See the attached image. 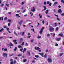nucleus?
Segmentation results:
<instances>
[{
  "label": "nucleus",
  "instance_id": "obj_29",
  "mask_svg": "<svg viewBox=\"0 0 64 64\" xmlns=\"http://www.w3.org/2000/svg\"><path fill=\"white\" fill-rule=\"evenodd\" d=\"M3 6H4V4H2L0 5V6H1V7H3Z\"/></svg>",
  "mask_w": 64,
  "mask_h": 64
},
{
  "label": "nucleus",
  "instance_id": "obj_42",
  "mask_svg": "<svg viewBox=\"0 0 64 64\" xmlns=\"http://www.w3.org/2000/svg\"><path fill=\"white\" fill-rule=\"evenodd\" d=\"M28 43H26V44H25V46H28Z\"/></svg>",
  "mask_w": 64,
  "mask_h": 64
},
{
  "label": "nucleus",
  "instance_id": "obj_24",
  "mask_svg": "<svg viewBox=\"0 0 64 64\" xmlns=\"http://www.w3.org/2000/svg\"><path fill=\"white\" fill-rule=\"evenodd\" d=\"M38 39H39V38H41V37L40 36H39L38 37Z\"/></svg>",
  "mask_w": 64,
  "mask_h": 64
},
{
  "label": "nucleus",
  "instance_id": "obj_26",
  "mask_svg": "<svg viewBox=\"0 0 64 64\" xmlns=\"http://www.w3.org/2000/svg\"><path fill=\"white\" fill-rule=\"evenodd\" d=\"M8 21L10 22V23H11V20H8Z\"/></svg>",
  "mask_w": 64,
  "mask_h": 64
},
{
  "label": "nucleus",
  "instance_id": "obj_16",
  "mask_svg": "<svg viewBox=\"0 0 64 64\" xmlns=\"http://www.w3.org/2000/svg\"><path fill=\"white\" fill-rule=\"evenodd\" d=\"M57 23H54V26H55V27H57Z\"/></svg>",
  "mask_w": 64,
  "mask_h": 64
},
{
  "label": "nucleus",
  "instance_id": "obj_30",
  "mask_svg": "<svg viewBox=\"0 0 64 64\" xmlns=\"http://www.w3.org/2000/svg\"><path fill=\"white\" fill-rule=\"evenodd\" d=\"M17 41V40H13V42H14V43H15V42H16Z\"/></svg>",
  "mask_w": 64,
  "mask_h": 64
},
{
  "label": "nucleus",
  "instance_id": "obj_62",
  "mask_svg": "<svg viewBox=\"0 0 64 64\" xmlns=\"http://www.w3.org/2000/svg\"><path fill=\"white\" fill-rule=\"evenodd\" d=\"M10 24H11L10 23V24H8V26H10Z\"/></svg>",
  "mask_w": 64,
  "mask_h": 64
},
{
  "label": "nucleus",
  "instance_id": "obj_14",
  "mask_svg": "<svg viewBox=\"0 0 64 64\" xmlns=\"http://www.w3.org/2000/svg\"><path fill=\"white\" fill-rule=\"evenodd\" d=\"M27 53L30 56L31 55V54H30V52L28 51H27Z\"/></svg>",
  "mask_w": 64,
  "mask_h": 64
},
{
  "label": "nucleus",
  "instance_id": "obj_50",
  "mask_svg": "<svg viewBox=\"0 0 64 64\" xmlns=\"http://www.w3.org/2000/svg\"><path fill=\"white\" fill-rule=\"evenodd\" d=\"M26 50V49L25 48H24V51H25Z\"/></svg>",
  "mask_w": 64,
  "mask_h": 64
},
{
  "label": "nucleus",
  "instance_id": "obj_46",
  "mask_svg": "<svg viewBox=\"0 0 64 64\" xmlns=\"http://www.w3.org/2000/svg\"><path fill=\"white\" fill-rule=\"evenodd\" d=\"M16 60H14V64H15V63H16Z\"/></svg>",
  "mask_w": 64,
  "mask_h": 64
},
{
  "label": "nucleus",
  "instance_id": "obj_12",
  "mask_svg": "<svg viewBox=\"0 0 64 64\" xmlns=\"http://www.w3.org/2000/svg\"><path fill=\"white\" fill-rule=\"evenodd\" d=\"M62 10L61 9H60L58 11V13H62Z\"/></svg>",
  "mask_w": 64,
  "mask_h": 64
},
{
  "label": "nucleus",
  "instance_id": "obj_52",
  "mask_svg": "<svg viewBox=\"0 0 64 64\" xmlns=\"http://www.w3.org/2000/svg\"><path fill=\"white\" fill-rule=\"evenodd\" d=\"M16 12L18 13H19V12H20V10H17Z\"/></svg>",
  "mask_w": 64,
  "mask_h": 64
},
{
  "label": "nucleus",
  "instance_id": "obj_39",
  "mask_svg": "<svg viewBox=\"0 0 64 64\" xmlns=\"http://www.w3.org/2000/svg\"><path fill=\"white\" fill-rule=\"evenodd\" d=\"M7 17H6L4 19V20H7Z\"/></svg>",
  "mask_w": 64,
  "mask_h": 64
},
{
  "label": "nucleus",
  "instance_id": "obj_1",
  "mask_svg": "<svg viewBox=\"0 0 64 64\" xmlns=\"http://www.w3.org/2000/svg\"><path fill=\"white\" fill-rule=\"evenodd\" d=\"M44 27H43L40 30L39 32L40 34L41 35L42 34V32H43V29H44Z\"/></svg>",
  "mask_w": 64,
  "mask_h": 64
},
{
  "label": "nucleus",
  "instance_id": "obj_54",
  "mask_svg": "<svg viewBox=\"0 0 64 64\" xmlns=\"http://www.w3.org/2000/svg\"><path fill=\"white\" fill-rule=\"evenodd\" d=\"M28 15L27 14H25L24 16V17H26V16H27Z\"/></svg>",
  "mask_w": 64,
  "mask_h": 64
},
{
  "label": "nucleus",
  "instance_id": "obj_7",
  "mask_svg": "<svg viewBox=\"0 0 64 64\" xmlns=\"http://www.w3.org/2000/svg\"><path fill=\"white\" fill-rule=\"evenodd\" d=\"M35 7H33L32 8V12H35Z\"/></svg>",
  "mask_w": 64,
  "mask_h": 64
},
{
  "label": "nucleus",
  "instance_id": "obj_19",
  "mask_svg": "<svg viewBox=\"0 0 64 64\" xmlns=\"http://www.w3.org/2000/svg\"><path fill=\"white\" fill-rule=\"evenodd\" d=\"M48 12H49V10H47L46 12V14H47L48 13Z\"/></svg>",
  "mask_w": 64,
  "mask_h": 64
},
{
  "label": "nucleus",
  "instance_id": "obj_57",
  "mask_svg": "<svg viewBox=\"0 0 64 64\" xmlns=\"http://www.w3.org/2000/svg\"><path fill=\"white\" fill-rule=\"evenodd\" d=\"M4 28H6L7 26H4Z\"/></svg>",
  "mask_w": 64,
  "mask_h": 64
},
{
  "label": "nucleus",
  "instance_id": "obj_60",
  "mask_svg": "<svg viewBox=\"0 0 64 64\" xmlns=\"http://www.w3.org/2000/svg\"><path fill=\"white\" fill-rule=\"evenodd\" d=\"M44 5H46V2H44Z\"/></svg>",
  "mask_w": 64,
  "mask_h": 64
},
{
  "label": "nucleus",
  "instance_id": "obj_36",
  "mask_svg": "<svg viewBox=\"0 0 64 64\" xmlns=\"http://www.w3.org/2000/svg\"><path fill=\"white\" fill-rule=\"evenodd\" d=\"M26 61V59H25L23 61L24 62H25Z\"/></svg>",
  "mask_w": 64,
  "mask_h": 64
},
{
  "label": "nucleus",
  "instance_id": "obj_15",
  "mask_svg": "<svg viewBox=\"0 0 64 64\" xmlns=\"http://www.w3.org/2000/svg\"><path fill=\"white\" fill-rule=\"evenodd\" d=\"M39 16H40V19H41V18H42V15H41V14H39Z\"/></svg>",
  "mask_w": 64,
  "mask_h": 64
},
{
  "label": "nucleus",
  "instance_id": "obj_58",
  "mask_svg": "<svg viewBox=\"0 0 64 64\" xmlns=\"http://www.w3.org/2000/svg\"><path fill=\"white\" fill-rule=\"evenodd\" d=\"M55 36V34L54 33V34L53 35V37H54V36Z\"/></svg>",
  "mask_w": 64,
  "mask_h": 64
},
{
  "label": "nucleus",
  "instance_id": "obj_61",
  "mask_svg": "<svg viewBox=\"0 0 64 64\" xmlns=\"http://www.w3.org/2000/svg\"><path fill=\"white\" fill-rule=\"evenodd\" d=\"M22 5H24V2H22Z\"/></svg>",
  "mask_w": 64,
  "mask_h": 64
},
{
  "label": "nucleus",
  "instance_id": "obj_56",
  "mask_svg": "<svg viewBox=\"0 0 64 64\" xmlns=\"http://www.w3.org/2000/svg\"><path fill=\"white\" fill-rule=\"evenodd\" d=\"M8 14H9L10 15V14H11V12H8Z\"/></svg>",
  "mask_w": 64,
  "mask_h": 64
},
{
  "label": "nucleus",
  "instance_id": "obj_33",
  "mask_svg": "<svg viewBox=\"0 0 64 64\" xmlns=\"http://www.w3.org/2000/svg\"><path fill=\"white\" fill-rule=\"evenodd\" d=\"M22 47V46L21 45H19L18 46V48H21Z\"/></svg>",
  "mask_w": 64,
  "mask_h": 64
},
{
  "label": "nucleus",
  "instance_id": "obj_59",
  "mask_svg": "<svg viewBox=\"0 0 64 64\" xmlns=\"http://www.w3.org/2000/svg\"><path fill=\"white\" fill-rule=\"evenodd\" d=\"M54 12H56V10L54 9Z\"/></svg>",
  "mask_w": 64,
  "mask_h": 64
},
{
  "label": "nucleus",
  "instance_id": "obj_48",
  "mask_svg": "<svg viewBox=\"0 0 64 64\" xmlns=\"http://www.w3.org/2000/svg\"><path fill=\"white\" fill-rule=\"evenodd\" d=\"M42 24H44L45 23V22H44V21L42 20Z\"/></svg>",
  "mask_w": 64,
  "mask_h": 64
},
{
  "label": "nucleus",
  "instance_id": "obj_21",
  "mask_svg": "<svg viewBox=\"0 0 64 64\" xmlns=\"http://www.w3.org/2000/svg\"><path fill=\"white\" fill-rule=\"evenodd\" d=\"M3 30H4V29H3V28H2V29L0 30V32H2V31Z\"/></svg>",
  "mask_w": 64,
  "mask_h": 64
},
{
  "label": "nucleus",
  "instance_id": "obj_2",
  "mask_svg": "<svg viewBox=\"0 0 64 64\" xmlns=\"http://www.w3.org/2000/svg\"><path fill=\"white\" fill-rule=\"evenodd\" d=\"M49 30L50 32L53 31L54 30V28L52 27V26H51L49 28Z\"/></svg>",
  "mask_w": 64,
  "mask_h": 64
},
{
  "label": "nucleus",
  "instance_id": "obj_8",
  "mask_svg": "<svg viewBox=\"0 0 64 64\" xmlns=\"http://www.w3.org/2000/svg\"><path fill=\"white\" fill-rule=\"evenodd\" d=\"M39 54H40V55H41L42 57H44V56H43V55H44V53H43V52L40 53Z\"/></svg>",
  "mask_w": 64,
  "mask_h": 64
},
{
  "label": "nucleus",
  "instance_id": "obj_51",
  "mask_svg": "<svg viewBox=\"0 0 64 64\" xmlns=\"http://www.w3.org/2000/svg\"><path fill=\"white\" fill-rule=\"evenodd\" d=\"M61 16H64V13H63L62 14H61Z\"/></svg>",
  "mask_w": 64,
  "mask_h": 64
},
{
  "label": "nucleus",
  "instance_id": "obj_49",
  "mask_svg": "<svg viewBox=\"0 0 64 64\" xmlns=\"http://www.w3.org/2000/svg\"><path fill=\"white\" fill-rule=\"evenodd\" d=\"M40 49V48H39V47H37V50H39Z\"/></svg>",
  "mask_w": 64,
  "mask_h": 64
},
{
  "label": "nucleus",
  "instance_id": "obj_6",
  "mask_svg": "<svg viewBox=\"0 0 64 64\" xmlns=\"http://www.w3.org/2000/svg\"><path fill=\"white\" fill-rule=\"evenodd\" d=\"M58 35L60 36H61V37H64L63 34L62 33L59 34H58Z\"/></svg>",
  "mask_w": 64,
  "mask_h": 64
},
{
  "label": "nucleus",
  "instance_id": "obj_41",
  "mask_svg": "<svg viewBox=\"0 0 64 64\" xmlns=\"http://www.w3.org/2000/svg\"><path fill=\"white\" fill-rule=\"evenodd\" d=\"M56 19L57 20H58V21H60V20H59L58 18H57Z\"/></svg>",
  "mask_w": 64,
  "mask_h": 64
},
{
  "label": "nucleus",
  "instance_id": "obj_20",
  "mask_svg": "<svg viewBox=\"0 0 64 64\" xmlns=\"http://www.w3.org/2000/svg\"><path fill=\"white\" fill-rule=\"evenodd\" d=\"M16 50H17V47H16L14 48V51H16Z\"/></svg>",
  "mask_w": 64,
  "mask_h": 64
},
{
  "label": "nucleus",
  "instance_id": "obj_40",
  "mask_svg": "<svg viewBox=\"0 0 64 64\" xmlns=\"http://www.w3.org/2000/svg\"><path fill=\"white\" fill-rule=\"evenodd\" d=\"M16 16H19V15L18 14H16Z\"/></svg>",
  "mask_w": 64,
  "mask_h": 64
},
{
  "label": "nucleus",
  "instance_id": "obj_47",
  "mask_svg": "<svg viewBox=\"0 0 64 64\" xmlns=\"http://www.w3.org/2000/svg\"><path fill=\"white\" fill-rule=\"evenodd\" d=\"M55 46H58V44H56L55 45Z\"/></svg>",
  "mask_w": 64,
  "mask_h": 64
},
{
  "label": "nucleus",
  "instance_id": "obj_35",
  "mask_svg": "<svg viewBox=\"0 0 64 64\" xmlns=\"http://www.w3.org/2000/svg\"><path fill=\"white\" fill-rule=\"evenodd\" d=\"M24 42H23L21 44V45H22V46H23V45H24Z\"/></svg>",
  "mask_w": 64,
  "mask_h": 64
},
{
  "label": "nucleus",
  "instance_id": "obj_4",
  "mask_svg": "<svg viewBox=\"0 0 64 64\" xmlns=\"http://www.w3.org/2000/svg\"><path fill=\"white\" fill-rule=\"evenodd\" d=\"M23 21L22 20H21L20 22H18V24H19L20 26H21V24H22V23H23Z\"/></svg>",
  "mask_w": 64,
  "mask_h": 64
},
{
  "label": "nucleus",
  "instance_id": "obj_53",
  "mask_svg": "<svg viewBox=\"0 0 64 64\" xmlns=\"http://www.w3.org/2000/svg\"><path fill=\"white\" fill-rule=\"evenodd\" d=\"M20 51H22V50H23V48H21L20 49Z\"/></svg>",
  "mask_w": 64,
  "mask_h": 64
},
{
  "label": "nucleus",
  "instance_id": "obj_17",
  "mask_svg": "<svg viewBox=\"0 0 64 64\" xmlns=\"http://www.w3.org/2000/svg\"><path fill=\"white\" fill-rule=\"evenodd\" d=\"M10 45L11 46H13V44L11 42H10Z\"/></svg>",
  "mask_w": 64,
  "mask_h": 64
},
{
  "label": "nucleus",
  "instance_id": "obj_45",
  "mask_svg": "<svg viewBox=\"0 0 64 64\" xmlns=\"http://www.w3.org/2000/svg\"><path fill=\"white\" fill-rule=\"evenodd\" d=\"M58 30V27H57L56 28V30Z\"/></svg>",
  "mask_w": 64,
  "mask_h": 64
},
{
  "label": "nucleus",
  "instance_id": "obj_27",
  "mask_svg": "<svg viewBox=\"0 0 64 64\" xmlns=\"http://www.w3.org/2000/svg\"><path fill=\"white\" fill-rule=\"evenodd\" d=\"M20 41H21V42L22 41H23V38H20Z\"/></svg>",
  "mask_w": 64,
  "mask_h": 64
},
{
  "label": "nucleus",
  "instance_id": "obj_11",
  "mask_svg": "<svg viewBox=\"0 0 64 64\" xmlns=\"http://www.w3.org/2000/svg\"><path fill=\"white\" fill-rule=\"evenodd\" d=\"M44 11H45L46 9H47V8H46V6H44Z\"/></svg>",
  "mask_w": 64,
  "mask_h": 64
},
{
  "label": "nucleus",
  "instance_id": "obj_63",
  "mask_svg": "<svg viewBox=\"0 0 64 64\" xmlns=\"http://www.w3.org/2000/svg\"><path fill=\"white\" fill-rule=\"evenodd\" d=\"M58 8H61V6L59 5L58 6Z\"/></svg>",
  "mask_w": 64,
  "mask_h": 64
},
{
  "label": "nucleus",
  "instance_id": "obj_10",
  "mask_svg": "<svg viewBox=\"0 0 64 64\" xmlns=\"http://www.w3.org/2000/svg\"><path fill=\"white\" fill-rule=\"evenodd\" d=\"M58 4V2H54V4H53V6H56V5L57 4Z\"/></svg>",
  "mask_w": 64,
  "mask_h": 64
},
{
  "label": "nucleus",
  "instance_id": "obj_31",
  "mask_svg": "<svg viewBox=\"0 0 64 64\" xmlns=\"http://www.w3.org/2000/svg\"><path fill=\"white\" fill-rule=\"evenodd\" d=\"M4 50L5 51H7V48H4Z\"/></svg>",
  "mask_w": 64,
  "mask_h": 64
},
{
  "label": "nucleus",
  "instance_id": "obj_32",
  "mask_svg": "<svg viewBox=\"0 0 64 64\" xmlns=\"http://www.w3.org/2000/svg\"><path fill=\"white\" fill-rule=\"evenodd\" d=\"M51 5H52V3L50 2L49 4V5L50 6H51Z\"/></svg>",
  "mask_w": 64,
  "mask_h": 64
},
{
  "label": "nucleus",
  "instance_id": "obj_23",
  "mask_svg": "<svg viewBox=\"0 0 64 64\" xmlns=\"http://www.w3.org/2000/svg\"><path fill=\"white\" fill-rule=\"evenodd\" d=\"M44 57L45 58H46V57H47V54H45L44 56Z\"/></svg>",
  "mask_w": 64,
  "mask_h": 64
},
{
  "label": "nucleus",
  "instance_id": "obj_64",
  "mask_svg": "<svg viewBox=\"0 0 64 64\" xmlns=\"http://www.w3.org/2000/svg\"><path fill=\"white\" fill-rule=\"evenodd\" d=\"M49 2H48V1L47 2V4H49Z\"/></svg>",
  "mask_w": 64,
  "mask_h": 64
},
{
  "label": "nucleus",
  "instance_id": "obj_28",
  "mask_svg": "<svg viewBox=\"0 0 64 64\" xmlns=\"http://www.w3.org/2000/svg\"><path fill=\"white\" fill-rule=\"evenodd\" d=\"M31 30H32L33 32H34V33H35V31H34V29L33 28L31 29Z\"/></svg>",
  "mask_w": 64,
  "mask_h": 64
},
{
  "label": "nucleus",
  "instance_id": "obj_34",
  "mask_svg": "<svg viewBox=\"0 0 64 64\" xmlns=\"http://www.w3.org/2000/svg\"><path fill=\"white\" fill-rule=\"evenodd\" d=\"M14 55V54H11L10 55H9L10 57H11V56H13Z\"/></svg>",
  "mask_w": 64,
  "mask_h": 64
},
{
  "label": "nucleus",
  "instance_id": "obj_44",
  "mask_svg": "<svg viewBox=\"0 0 64 64\" xmlns=\"http://www.w3.org/2000/svg\"><path fill=\"white\" fill-rule=\"evenodd\" d=\"M4 8L5 9H6V10H8V9H7V7H6L5 6Z\"/></svg>",
  "mask_w": 64,
  "mask_h": 64
},
{
  "label": "nucleus",
  "instance_id": "obj_55",
  "mask_svg": "<svg viewBox=\"0 0 64 64\" xmlns=\"http://www.w3.org/2000/svg\"><path fill=\"white\" fill-rule=\"evenodd\" d=\"M48 36H50V34H47V36L48 37Z\"/></svg>",
  "mask_w": 64,
  "mask_h": 64
},
{
  "label": "nucleus",
  "instance_id": "obj_43",
  "mask_svg": "<svg viewBox=\"0 0 64 64\" xmlns=\"http://www.w3.org/2000/svg\"><path fill=\"white\" fill-rule=\"evenodd\" d=\"M22 56V54H19L18 56V57H20V56Z\"/></svg>",
  "mask_w": 64,
  "mask_h": 64
},
{
  "label": "nucleus",
  "instance_id": "obj_25",
  "mask_svg": "<svg viewBox=\"0 0 64 64\" xmlns=\"http://www.w3.org/2000/svg\"><path fill=\"white\" fill-rule=\"evenodd\" d=\"M61 2L63 4L64 3V1L63 0H61Z\"/></svg>",
  "mask_w": 64,
  "mask_h": 64
},
{
  "label": "nucleus",
  "instance_id": "obj_9",
  "mask_svg": "<svg viewBox=\"0 0 64 64\" xmlns=\"http://www.w3.org/2000/svg\"><path fill=\"white\" fill-rule=\"evenodd\" d=\"M10 64H13V61H13V59H11L10 60Z\"/></svg>",
  "mask_w": 64,
  "mask_h": 64
},
{
  "label": "nucleus",
  "instance_id": "obj_13",
  "mask_svg": "<svg viewBox=\"0 0 64 64\" xmlns=\"http://www.w3.org/2000/svg\"><path fill=\"white\" fill-rule=\"evenodd\" d=\"M56 40L58 41H60V40L61 39L60 38H57L56 39Z\"/></svg>",
  "mask_w": 64,
  "mask_h": 64
},
{
  "label": "nucleus",
  "instance_id": "obj_3",
  "mask_svg": "<svg viewBox=\"0 0 64 64\" xmlns=\"http://www.w3.org/2000/svg\"><path fill=\"white\" fill-rule=\"evenodd\" d=\"M48 62L50 63H51L52 62V60L51 58H48Z\"/></svg>",
  "mask_w": 64,
  "mask_h": 64
},
{
  "label": "nucleus",
  "instance_id": "obj_38",
  "mask_svg": "<svg viewBox=\"0 0 64 64\" xmlns=\"http://www.w3.org/2000/svg\"><path fill=\"white\" fill-rule=\"evenodd\" d=\"M30 41L31 42H33V41H34V40H30Z\"/></svg>",
  "mask_w": 64,
  "mask_h": 64
},
{
  "label": "nucleus",
  "instance_id": "obj_22",
  "mask_svg": "<svg viewBox=\"0 0 64 64\" xmlns=\"http://www.w3.org/2000/svg\"><path fill=\"white\" fill-rule=\"evenodd\" d=\"M35 57L36 58H38V57H39V56H38V55H36L35 56Z\"/></svg>",
  "mask_w": 64,
  "mask_h": 64
},
{
  "label": "nucleus",
  "instance_id": "obj_18",
  "mask_svg": "<svg viewBox=\"0 0 64 64\" xmlns=\"http://www.w3.org/2000/svg\"><path fill=\"white\" fill-rule=\"evenodd\" d=\"M24 33H25L24 32H22V36H24Z\"/></svg>",
  "mask_w": 64,
  "mask_h": 64
},
{
  "label": "nucleus",
  "instance_id": "obj_5",
  "mask_svg": "<svg viewBox=\"0 0 64 64\" xmlns=\"http://www.w3.org/2000/svg\"><path fill=\"white\" fill-rule=\"evenodd\" d=\"M3 55H4V57H5V55L6 57H7V56H8V55L5 53H4L3 54Z\"/></svg>",
  "mask_w": 64,
  "mask_h": 64
},
{
  "label": "nucleus",
  "instance_id": "obj_37",
  "mask_svg": "<svg viewBox=\"0 0 64 64\" xmlns=\"http://www.w3.org/2000/svg\"><path fill=\"white\" fill-rule=\"evenodd\" d=\"M63 53H62V54H60V57H61V56H62L63 55Z\"/></svg>",
  "mask_w": 64,
  "mask_h": 64
}]
</instances>
